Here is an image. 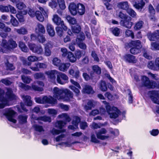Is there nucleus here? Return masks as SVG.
I'll return each instance as SVG.
<instances>
[{"instance_id": "0eeeda50", "label": "nucleus", "mask_w": 159, "mask_h": 159, "mask_svg": "<svg viewBox=\"0 0 159 159\" xmlns=\"http://www.w3.org/2000/svg\"><path fill=\"white\" fill-rule=\"evenodd\" d=\"M57 81L58 83L64 84L68 82V77L64 73L58 72L57 75Z\"/></svg>"}, {"instance_id": "473e14b6", "label": "nucleus", "mask_w": 159, "mask_h": 159, "mask_svg": "<svg viewBox=\"0 0 159 159\" xmlns=\"http://www.w3.org/2000/svg\"><path fill=\"white\" fill-rule=\"evenodd\" d=\"M144 23L141 20H139L135 23L134 27V30L135 31L140 30L143 27Z\"/></svg>"}, {"instance_id": "ddd939ff", "label": "nucleus", "mask_w": 159, "mask_h": 159, "mask_svg": "<svg viewBox=\"0 0 159 159\" xmlns=\"http://www.w3.org/2000/svg\"><path fill=\"white\" fill-rule=\"evenodd\" d=\"M107 132L106 129L105 128H102L99 130L98 132H96L95 133L98 139L102 140H104L109 138V136L102 135V134H106Z\"/></svg>"}, {"instance_id": "a19ab883", "label": "nucleus", "mask_w": 159, "mask_h": 159, "mask_svg": "<svg viewBox=\"0 0 159 159\" xmlns=\"http://www.w3.org/2000/svg\"><path fill=\"white\" fill-rule=\"evenodd\" d=\"M67 58L69 61L72 63H74L76 61V57L71 52H69Z\"/></svg>"}, {"instance_id": "a211bd4d", "label": "nucleus", "mask_w": 159, "mask_h": 159, "mask_svg": "<svg viewBox=\"0 0 159 159\" xmlns=\"http://www.w3.org/2000/svg\"><path fill=\"white\" fill-rule=\"evenodd\" d=\"M147 36L149 39L151 41H155L159 40V34L156 31L153 33L149 32L147 34Z\"/></svg>"}, {"instance_id": "09e8293b", "label": "nucleus", "mask_w": 159, "mask_h": 159, "mask_svg": "<svg viewBox=\"0 0 159 159\" xmlns=\"http://www.w3.org/2000/svg\"><path fill=\"white\" fill-rule=\"evenodd\" d=\"M81 119L78 116H75L74 119L72 121V124L74 125L76 127L78 128V126L79 123L80 122Z\"/></svg>"}, {"instance_id": "c03bdc74", "label": "nucleus", "mask_w": 159, "mask_h": 159, "mask_svg": "<svg viewBox=\"0 0 159 159\" xmlns=\"http://www.w3.org/2000/svg\"><path fill=\"white\" fill-rule=\"evenodd\" d=\"M66 19L69 24L73 25L77 23L76 20L74 17H72L70 16H67L66 17Z\"/></svg>"}, {"instance_id": "052dcab7", "label": "nucleus", "mask_w": 159, "mask_h": 159, "mask_svg": "<svg viewBox=\"0 0 159 159\" xmlns=\"http://www.w3.org/2000/svg\"><path fill=\"white\" fill-rule=\"evenodd\" d=\"M125 34L126 37H130L132 39H134V33L133 31L129 29H127L126 30Z\"/></svg>"}, {"instance_id": "58836bf2", "label": "nucleus", "mask_w": 159, "mask_h": 159, "mask_svg": "<svg viewBox=\"0 0 159 159\" xmlns=\"http://www.w3.org/2000/svg\"><path fill=\"white\" fill-rule=\"evenodd\" d=\"M111 31L115 36L116 37L119 36L120 34V30L117 27H113L111 29Z\"/></svg>"}, {"instance_id": "b1692460", "label": "nucleus", "mask_w": 159, "mask_h": 159, "mask_svg": "<svg viewBox=\"0 0 159 159\" xmlns=\"http://www.w3.org/2000/svg\"><path fill=\"white\" fill-rule=\"evenodd\" d=\"M82 92L84 93L88 94H93L95 92L93 90V87L90 85H86L82 89Z\"/></svg>"}, {"instance_id": "412c9836", "label": "nucleus", "mask_w": 159, "mask_h": 159, "mask_svg": "<svg viewBox=\"0 0 159 159\" xmlns=\"http://www.w3.org/2000/svg\"><path fill=\"white\" fill-rule=\"evenodd\" d=\"M43 104L46 103L52 104H55L57 102V100L51 96L50 98L48 97L47 96H44L43 97Z\"/></svg>"}, {"instance_id": "338daca9", "label": "nucleus", "mask_w": 159, "mask_h": 159, "mask_svg": "<svg viewBox=\"0 0 159 159\" xmlns=\"http://www.w3.org/2000/svg\"><path fill=\"white\" fill-rule=\"evenodd\" d=\"M9 5L8 6L0 5V11L3 12H8L9 11Z\"/></svg>"}, {"instance_id": "9b49d317", "label": "nucleus", "mask_w": 159, "mask_h": 159, "mask_svg": "<svg viewBox=\"0 0 159 159\" xmlns=\"http://www.w3.org/2000/svg\"><path fill=\"white\" fill-rule=\"evenodd\" d=\"M54 97L58 100L64 99L65 96L61 95L64 93V90L60 89L57 87L53 89Z\"/></svg>"}, {"instance_id": "bf43d9fd", "label": "nucleus", "mask_w": 159, "mask_h": 159, "mask_svg": "<svg viewBox=\"0 0 159 159\" xmlns=\"http://www.w3.org/2000/svg\"><path fill=\"white\" fill-rule=\"evenodd\" d=\"M4 92L3 90L0 88V102H7V99L4 97Z\"/></svg>"}, {"instance_id": "7ed1b4c3", "label": "nucleus", "mask_w": 159, "mask_h": 159, "mask_svg": "<svg viewBox=\"0 0 159 159\" xmlns=\"http://www.w3.org/2000/svg\"><path fill=\"white\" fill-rule=\"evenodd\" d=\"M119 17L121 19L120 23L122 26L128 29H130L133 25V23L131 22L132 18L126 14H124L121 11L119 12Z\"/></svg>"}, {"instance_id": "4468645a", "label": "nucleus", "mask_w": 159, "mask_h": 159, "mask_svg": "<svg viewBox=\"0 0 159 159\" xmlns=\"http://www.w3.org/2000/svg\"><path fill=\"white\" fill-rule=\"evenodd\" d=\"M30 39L32 41H36L42 43H43L46 41V39L43 34H38L36 36L34 34H32L30 35Z\"/></svg>"}, {"instance_id": "6ab92c4d", "label": "nucleus", "mask_w": 159, "mask_h": 159, "mask_svg": "<svg viewBox=\"0 0 159 159\" xmlns=\"http://www.w3.org/2000/svg\"><path fill=\"white\" fill-rule=\"evenodd\" d=\"M6 98L7 100L9 101H12L16 99V96L13 93L12 89L10 88H8L6 93Z\"/></svg>"}, {"instance_id": "f8f14e48", "label": "nucleus", "mask_w": 159, "mask_h": 159, "mask_svg": "<svg viewBox=\"0 0 159 159\" xmlns=\"http://www.w3.org/2000/svg\"><path fill=\"white\" fill-rule=\"evenodd\" d=\"M47 65L44 63L37 62L34 63V66H31L30 68L34 71H39V69H45L47 68Z\"/></svg>"}, {"instance_id": "79ce46f5", "label": "nucleus", "mask_w": 159, "mask_h": 159, "mask_svg": "<svg viewBox=\"0 0 159 159\" xmlns=\"http://www.w3.org/2000/svg\"><path fill=\"white\" fill-rule=\"evenodd\" d=\"M42 14L43 13L40 11H36V17L37 19L40 22H43L44 20V17Z\"/></svg>"}, {"instance_id": "f257e3e1", "label": "nucleus", "mask_w": 159, "mask_h": 159, "mask_svg": "<svg viewBox=\"0 0 159 159\" xmlns=\"http://www.w3.org/2000/svg\"><path fill=\"white\" fill-rule=\"evenodd\" d=\"M16 42L11 38L8 41L3 39L0 44V52L2 53H7L17 47Z\"/></svg>"}, {"instance_id": "c756f323", "label": "nucleus", "mask_w": 159, "mask_h": 159, "mask_svg": "<svg viewBox=\"0 0 159 159\" xmlns=\"http://www.w3.org/2000/svg\"><path fill=\"white\" fill-rule=\"evenodd\" d=\"M114 108H115L114 110L115 111V112H110L109 114L111 118L116 119L118 117L119 115H120L121 111L116 107H114Z\"/></svg>"}, {"instance_id": "13d9d810", "label": "nucleus", "mask_w": 159, "mask_h": 159, "mask_svg": "<svg viewBox=\"0 0 159 159\" xmlns=\"http://www.w3.org/2000/svg\"><path fill=\"white\" fill-rule=\"evenodd\" d=\"M66 124V122L63 120H58L57 121V125H56V127H57L60 130L63 129V127Z\"/></svg>"}, {"instance_id": "5701e85b", "label": "nucleus", "mask_w": 159, "mask_h": 159, "mask_svg": "<svg viewBox=\"0 0 159 159\" xmlns=\"http://www.w3.org/2000/svg\"><path fill=\"white\" fill-rule=\"evenodd\" d=\"M68 73L72 78L78 79L80 77V71L79 70H75L73 69H70Z\"/></svg>"}, {"instance_id": "e433bc0d", "label": "nucleus", "mask_w": 159, "mask_h": 159, "mask_svg": "<svg viewBox=\"0 0 159 159\" xmlns=\"http://www.w3.org/2000/svg\"><path fill=\"white\" fill-rule=\"evenodd\" d=\"M99 87L102 91H106L107 89V85L105 81L101 80L99 83Z\"/></svg>"}, {"instance_id": "f03ea898", "label": "nucleus", "mask_w": 159, "mask_h": 159, "mask_svg": "<svg viewBox=\"0 0 159 159\" xmlns=\"http://www.w3.org/2000/svg\"><path fill=\"white\" fill-rule=\"evenodd\" d=\"M125 45L127 48H131L130 52L134 55L139 53L142 48L141 42L139 40H131L129 43H125Z\"/></svg>"}, {"instance_id": "bb28decb", "label": "nucleus", "mask_w": 159, "mask_h": 159, "mask_svg": "<svg viewBox=\"0 0 159 159\" xmlns=\"http://www.w3.org/2000/svg\"><path fill=\"white\" fill-rule=\"evenodd\" d=\"M78 13L80 15H82L84 14L85 12V7L82 4L79 3L76 4Z\"/></svg>"}, {"instance_id": "e2e57ef3", "label": "nucleus", "mask_w": 159, "mask_h": 159, "mask_svg": "<svg viewBox=\"0 0 159 159\" xmlns=\"http://www.w3.org/2000/svg\"><path fill=\"white\" fill-rule=\"evenodd\" d=\"M6 66L7 69V70L12 71L15 69V67L14 66L13 64L10 63L8 61H7L6 63Z\"/></svg>"}, {"instance_id": "1a4fd4ad", "label": "nucleus", "mask_w": 159, "mask_h": 159, "mask_svg": "<svg viewBox=\"0 0 159 159\" xmlns=\"http://www.w3.org/2000/svg\"><path fill=\"white\" fill-rule=\"evenodd\" d=\"M84 39V35L81 34L79 35V37H78L76 39L75 41L76 43L79 48L83 50H85L87 48L86 44L83 42Z\"/></svg>"}, {"instance_id": "864d4df0", "label": "nucleus", "mask_w": 159, "mask_h": 159, "mask_svg": "<svg viewBox=\"0 0 159 159\" xmlns=\"http://www.w3.org/2000/svg\"><path fill=\"white\" fill-rule=\"evenodd\" d=\"M57 3L61 10H63L66 8L65 3L64 0H57Z\"/></svg>"}, {"instance_id": "aec40b11", "label": "nucleus", "mask_w": 159, "mask_h": 159, "mask_svg": "<svg viewBox=\"0 0 159 159\" xmlns=\"http://www.w3.org/2000/svg\"><path fill=\"white\" fill-rule=\"evenodd\" d=\"M82 76L86 81H89L91 80L93 82L96 83L97 81L91 72H90L89 75L86 72H84L82 74Z\"/></svg>"}, {"instance_id": "603ef678", "label": "nucleus", "mask_w": 159, "mask_h": 159, "mask_svg": "<svg viewBox=\"0 0 159 159\" xmlns=\"http://www.w3.org/2000/svg\"><path fill=\"white\" fill-rule=\"evenodd\" d=\"M16 32L19 34L25 35L28 33L27 30L24 27H21L16 30Z\"/></svg>"}, {"instance_id": "cd10ccee", "label": "nucleus", "mask_w": 159, "mask_h": 159, "mask_svg": "<svg viewBox=\"0 0 159 159\" xmlns=\"http://www.w3.org/2000/svg\"><path fill=\"white\" fill-rule=\"evenodd\" d=\"M52 20L54 23L57 25H63L64 24L63 20L57 15L55 14L53 15Z\"/></svg>"}, {"instance_id": "6e6552de", "label": "nucleus", "mask_w": 159, "mask_h": 159, "mask_svg": "<svg viewBox=\"0 0 159 159\" xmlns=\"http://www.w3.org/2000/svg\"><path fill=\"white\" fill-rule=\"evenodd\" d=\"M92 70L90 72L97 81L100 78L101 73V68L98 65H94L92 66Z\"/></svg>"}, {"instance_id": "dca6fc26", "label": "nucleus", "mask_w": 159, "mask_h": 159, "mask_svg": "<svg viewBox=\"0 0 159 159\" xmlns=\"http://www.w3.org/2000/svg\"><path fill=\"white\" fill-rule=\"evenodd\" d=\"M125 61L129 63H135L137 61L136 57L130 54H126L124 56Z\"/></svg>"}, {"instance_id": "f3484780", "label": "nucleus", "mask_w": 159, "mask_h": 159, "mask_svg": "<svg viewBox=\"0 0 159 159\" xmlns=\"http://www.w3.org/2000/svg\"><path fill=\"white\" fill-rule=\"evenodd\" d=\"M61 26H57L56 28V30L58 35L61 37L63 35L65 32L67 30L68 28L64 24Z\"/></svg>"}, {"instance_id": "ea45409f", "label": "nucleus", "mask_w": 159, "mask_h": 159, "mask_svg": "<svg viewBox=\"0 0 159 159\" xmlns=\"http://www.w3.org/2000/svg\"><path fill=\"white\" fill-rule=\"evenodd\" d=\"M28 117L27 116H23L20 115L18 116V118L19 123L20 124H24L27 123V119Z\"/></svg>"}, {"instance_id": "69168bd1", "label": "nucleus", "mask_w": 159, "mask_h": 159, "mask_svg": "<svg viewBox=\"0 0 159 159\" xmlns=\"http://www.w3.org/2000/svg\"><path fill=\"white\" fill-rule=\"evenodd\" d=\"M64 93H65V96L69 98H72L73 97V93L69 90L66 89L64 90Z\"/></svg>"}, {"instance_id": "774afa93", "label": "nucleus", "mask_w": 159, "mask_h": 159, "mask_svg": "<svg viewBox=\"0 0 159 159\" xmlns=\"http://www.w3.org/2000/svg\"><path fill=\"white\" fill-rule=\"evenodd\" d=\"M49 6L52 8H55L57 6V3L56 0H52L48 3Z\"/></svg>"}, {"instance_id": "393cba45", "label": "nucleus", "mask_w": 159, "mask_h": 159, "mask_svg": "<svg viewBox=\"0 0 159 159\" xmlns=\"http://www.w3.org/2000/svg\"><path fill=\"white\" fill-rule=\"evenodd\" d=\"M68 9L72 15L75 16L77 14L76 5L74 2H71L70 4Z\"/></svg>"}, {"instance_id": "c9c22d12", "label": "nucleus", "mask_w": 159, "mask_h": 159, "mask_svg": "<svg viewBox=\"0 0 159 159\" xmlns=\"http://www.w3.org/2000/svg\"><path fill=\"white\" fill-rule=\"evenodd\" d=\"M28 60L29 62H28L26 64L28 66H34V64L35 62H33L38 60L37 58L35 56H31L28 58Z\"/></svg>"}, {"instance_id": "0e129e2a", "label": "nucleus", "mask_w": 159, "mask_h": 159, "mask_svg": "<svg viewBox=\"0 0 159 159\" xmlns=\"http://www.w3.org/2000/svg\"><path fill=\"white\" fill-rule=\"evenodd\" d=\"M10 16L11 17L10 20V22L12 25L14 26H17L19 24L18 21L12 15H11Z\"/></svg>"}, {"instance_id": "2f4dec72", "label": "nucleus", "mask_w": 159, "mask_h": 159, "mask_svg": "<svg viewBox=\"0 0 159 159\" xmlns=\"http://www.w3.org/2000/svg\"><path fill=\"white\" fill-rule=\"evenodd\" d=\"M70 66V64L69 63H61L58 67L60 70L64 72L67 70Z\"/></svg>"}, {"instance_id": "39448f33", "label": "nucleus", "mask_w": 159, "mask_h": 159, "mask_svg": "<svg viewBox=\"0 0 159 159\" xmlns=\"http://www.w3.org/2000/svg\"><path fill=\"white\" fill-rule=\"evenodd\" d=\"M148 94L153 103L159 105V91H149L148 92Z\"/></svg>"}, {"instance_id": "37998d69", "label": "nucleus", "mask_w": 159, "mask_h": 159, "mask_svg": "<svg viewBox=\"0 0 159 159\" xmlns=\"http://www.w3.org/2000/svg\"><path fill=\"white\" fill-rule=\"evenodd\" d=\"M85 52L84 51H81L80 50H76L75 52V54L76 59H79L83 55H84Z\"/></svg>"}, {"instance_id": "8fccbe9b", "label": "nucleus", "mask_w": 159, "mask_h": 159, "mask_svg": "<svg viewBox=\"0 0 159 159\" xmlns=\"http://www.w3.org/2000/svg\"><path fill=\"white\" fill-rule=\"evenodd\" d=\"M126 12L131 17H132L133 18L136 17L137 16L136 13L133 9L129 8L126 11Z\"/></svg>"}, {"instance_id": "2eb2a0df", "label": "nucleus", "mask_w": 159, "mask_h": 159, "mask_svg": "<svg viewBox=\"0 0 159 159\" xmlns=\"http://www.w3.org/2000/svg\"><path fill=\"white\" fill-rule=\"evenodd\" d=\"M58 72L56 70H51L46 71L45 74L47 75L48 79L52 80H55L56 75L58 74Z\"/></svg>"}, {"instance_id": "423d86ee", "label": "nucleus", "mask_w": 159, "mask_h": 159, "mask_svg": "<svg viewBox=\"0 0 159 159\" xmlns=\"http://www.w3.org/2000/svg\"><path fill=\"white\" fill-rule=\"evenodd\" d=\"M28 46L30 50L33 53L39 54H41L43 53V48L40 45L36 44L33 43H29Z\"/></svg>"}, {"instance_id": "72a5a7b5", "label": "nucleus", "mask_w": 159, "mask_h": 159, "mask_svg": "<svg viewBox=\"0 0 159 159\" xmlns=\"http://www.w3.org/2000/svg\"><path fill=\"white\" fill-rule=\"evenodd\" d=\"M71 28L72 32L75 34H78L81 30L80 26L77 23L74 25H71Z\"/></svg>"}, {"instance_id": "5fc2aeb1", "label": "nucleus", "mask_w": 159, "mask_h": 159, "mask_svg": "<svg viewBox=\"0 0 159 159\" xmlns=\"http://www.w3.org/2000/svg\"><path fill=\"white\" fill-rule=\"evenodd\" d=\"M66 130L65 129H62V130H58L53 128L51 131V133L53 135H58L61 133H64L65 132Z\"/></svg>"}, {"instance_id": "49530a36", "label": "nucleus", "mask_w": 159, "mask_h": 159, "mask_svg": "<svg viewBox=\"0 0 159 159\" xmlns=\"http://www.w3.org/2000/svg\"><path fill=\"white\" fill-rule=\"evenodd\" d=\"M38 119L39 120L44 122H51L52 121L51 118L50 116H47L45 115L40 116L38 117Z\"/></svg>"}, {"instance_id": "3c124183", "label": "nucleus", "mask_w": 159, "mask_h": 159, "mask_svg": "<svg viewBox=\"0 0 159 159\" xmlns=\"http://www.w3.org/2000/svg\"><path fill=\"white\" fill-rule=\"evenodd\" d=\"M21 79L23 82L26 84H29L32 80V79L30 77L24 75L21 76Z\"/></svg>"}, {"instance_id": "de8ad7c7", "label": "nucleus", "mask_w": 159, "mask_h": 159, "mask_svg": "<svg viewBox=\"0 0 159 159\" xmlns=\"http://www.w3.org/2000/svg\"><path fill=\"white\" fill-rule=\"evenodd\" d=\"M148 11L150 15L154 17L155 14V10L151 4H150L148 6Z\"/></svg>"}, {"instance_id": "a878e982", "label": "nucleus", "mask_w": 159, "mask_h": 159, "mask_svg": "<svg viewBox=\"0 0 159 159\" xmlns=\"http://www.w3.org/2000/svg\"><path fill=\"white\" fill-rule=\"evenodd\" d=\"M47 31L49 35L51 37H53L55 35V32L53 26L49 23H48L46 25Z\"/></svg>"}, {"instance_id": "f704fd0d", "label": "nucleus", "mask_w": 159, "mask_h": 159, "mask_svg": "<svg viewBox=\"0 0 159 159\" xmlns=\"http://www.w3.org/2000/svg\"><path fill=\"white\" fill-rule=\"evenodd\" d=\"M36 32L38 34L41 35L42 34H44L45 32V28L44 26L41 24H38L37 25V28L35 30Z\"/></svg>"}, {"instance_id": "20e7f679", "label": "nucleus", "mask_w": 159, "mask_h": 159, "mask_svg": "<svg viewBox=\"0 0 159 159\" xmlns=\"http://www.w3.org/2000/svg\"><path fill=\"white\" fill-rule=\"evenodd\" d=\"M142 86L146 87L148 89H154L155 87L153 84L156 83L155 81L150 80L148 77L145 75L142 76L141 78Z\"/></svg>"}, {"instance_id": "4be33fe9", "label": "nucleus", "mask_w": 159, "mask_h": 159, "mask_svg": "<svg viewBox=\"0 0 159 159\" xmlns=\"http://www.w3.org/2000/svg\"><path fill=\"white\" fill-rule=\"evenodd\" d=\"M145 2L143 0L136 1L133 4V7L138 10L141 11L145 6Z\"/></svg>"}, {"instance_id": "6e6d98bb", "label": "nucleus", "mask_w": 159, "mask_h": 159, "mask_svg": "<svg viewBox=\"0 0 159 159\" xmlns=\"http://www.w3.org/2000/svg\"><path fill=\"white\" fill-rule=\"evenodd\" d=\"M16 16L20 22L21 23L24 22L25 20L24 16L23 15L22 12H19L16 15Z\"/></svg>"}, {"instance_id": "680f3d73", "label": "nucleus", "mask_w": 159, "mask_h": 159, "mask_svg": "<svg viewBox=\"0 0 159 159\" xmlns=\"http://www.w3.org/2000/svg\"><path fill=\"white\" fill-rule=\"evenodd\" d=\"M34 77L36 79H43L45 77L44 74L42 72L35 73L34 75Z\"/></svg>"}, {"instance_id": "9d476101", "label": "nucleus", "mask_w": 159, "mask_h": 159, "mask_svg": "<svg viewBox=\"0 0 159 159\" xmlns=\"http://www.w3.org/2000/svg\"><path fill=\"white\" fill-rule=\"evenodd\" d=\"M16 112L13 110L11 109H8L4 113V115L6 116L8 120L14 123L16 122V120L14 119Z\"/></svg>"}, {"instance_id": "4c0bfd02", "label": "nucleus", "mask_w": 159, "mask_h": 159, "mask_svg": "<svg viewBox=\"0 0 159 159\" xmlns=\"http://www.w3.org/2000/svg\"><path fill=\"white\" fill-rule=\"evenodd\" d=\"M19 47L21 50L23 52H27L29 51V49L25 43L22 41L19 42Z\"/></svg>"}, {"instance_id": "4d7b16f0", "label": "nucleus", "mask_w": 159, "mask_h": 159, "mask_svg": "<svg viewBox=\"0 0 159 159\" xmlns=\"http://www.w3.org/2000/svg\"><path fill=\"white\" fill-rule=\"evenodd\" d=\"M148 67L150 69L154 70H157L156 66H155V61L154 62L153 61H151L148 62Z\"/></svg>"}, {"instance_id": "7c9ffc66", "label": "nucleus", "mask_w": 159, "mask_h": 159, "mask_svg": "<svg viewBox=\"0 0 159 159\" xmlns=\"http://www.w3.org/2000/svg\"><path fill=\"white\" fill-rule=\"evenodd\" d=\"M117 6L119 8L126 11L129 8V6L127 1L119 2L117 4Z\"/></svg>"}, {"instance_id": "a18cd8bd", "label": "nucleus", "mask_w": 159, "mask_h": 159, "mask_svg": "<svg viewBox=\"0 0 159 159\" xmlns=\"http://www.w3.org/2000/svg\"><path fill=\"white\" fill-rule=\"evenodd\" d=\"M94 107V104L93 102L91 100H89L87 103V105H85L84 107L86 111L92 110Z\"/></svg>"}, {"instance_id": "c85d7f7f", "label": "nucleus", "mask_w": 159, "mask_h": 159, "mask_svg": "<svg viewBox=\"0 0 159 159\" xmlns=\"http://www.w3.org/2000/svg\"><path fill=\"white\" fill-rule=\"evenodd\" d=\"M23 99L24 103L26 106L31 107L32 105L33 102L31 100V97L30 96H23Z\"/></svg>"}]
</instances>
